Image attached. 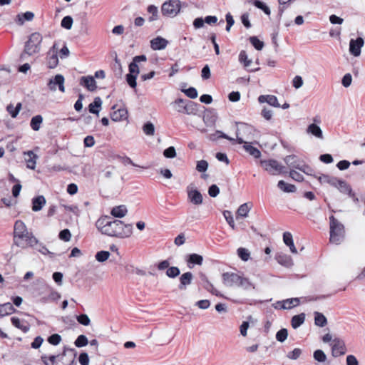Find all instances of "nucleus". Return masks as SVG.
<instances>
[{"instance_id":"39448f33","label":"nucleus","mask_w":365,"mask_h":365,"mask_svg":"<svg viewBox=\"0 0 365 365\" xmlns=\"http://www.w3.org/2000/svg\"><path fill=\"white\" fill-rule=\"evenodd\" d=\"M180 1L179 0H168L163 4L161 12L167 16H175L180 10Z\"/></svg>"},{"instance_id":"49530a36","label":"nucleus","mask_w":365,"mask_h":365,"mask_svg":"<svg viewBox=\"0 0 365 365\" xmlns=\"http://www.w3.org/2000/svg\"><path fill=\"white\" fill-rule=\"evenodd\" d=\"M335 187L338 188L341 192L344 193H349L351 191L349 185L342 180H339V183Z\"/></svg>"},{"instance_id":"864d4df0","label":"nucleus","mask_w":365,"mask_h":365,"mask_svg":"<svg viewBox=\"0 0 365 365\" xmlns=\"http://www.w3.org/2000/svg\"><path fill=\"white\" fill-rule=\"evenodd\" d=\"M110 256V252L108 251H100L96 254V259L98 262H103L106 261Z\"/></svg>"},{"instance_id":"b1692460","label":"nucleus","mask_w":365,"mask_h":365,"mask_svg":"<svg viewBox=\"0 0 365 365\" xmlns=\"http://www.w3.org/2000/svg\"><path fill=\"white\" fill-rule=\"evenodd\" d=\"M203 262V257L198 254H191L188 255L187 262L189 268H192L193 265H201Z\"/></svg>"},{"instance_id":"c85d7f7f","label":"nucleus","mask_w":365,"mask_h":365,"mask_svg":"<svg viewBox=\"0 0 365 365\" xmlns=\"http://www.w3.org/2000/svg\"><path fill=\"white\" fill-rule=\"evenodd\" d=\"M276 259L278 263L287 267H290L293 264L292 259L287 255L279 254L276 256Z\"/></svg>"},{"instance_id":"aec40b11","label":"nucleus","mask_w":365,"mask_h":365,"mask_svg":"<svg viewBox=\"0 0 365 365\" xmlns=\"http://www.w3.org/2000/svg\"><path fill=\"white\" fill-rule=\"evenodd\" d=\"M29 232L26 225L21 220H18L14 225V239L22 237L24 233Z\"/></svg>"},{"instance_id":"09e8293b","label":"nucleus","mask_w":365,"mask_h":365,"mask_svg":"<svg viewBox=\"0 0 365 365\" xmlns=\"http://www.w3.org/2000/svg\"><path fill=\"white\" fill-rule=\"evenodd\" d=\"M313 357L318 362H324L327 360V355L321 349L316 350L313 354Z\"/></svg>"},{"instance_id":"cd10ccee","label":"nucleus","mask_w":365,"mask_h":365,"mask_svg":"<svg viewBox=\"0 0 365 365\" xmlns=\"http://www.w3.org/2000/svg\"><path fill=\"white\" fill-rule=\"evenodd\" d=\"M201 279L205 282L204 287L210 292L212 293L216 296L222 297L221 294L213 286V284L208 280L207 277L205 274H201Z\"/></svg>"},{"instance_id":"dca6fc26","label":"nucleus","mask_w":365,"mask_h":365,"mask_svg":"<svg viewBox=\"0 0 365 365\" xmlns=\"http://www.w3.org/2000/svg\"><path fill=\"white\" fill-rule=\"evenodd\" d=\"M79 83L91 92L96 91L97 88L96 81L91 76H82L80 78Z\"/></svg>"},{"instance_id":"f03ea898","label":"nucleus","mask_w":365,"mask_h":365,"mask_svg":"<svg viewBox=\"0 0 365 365\" xmlns=\"http://www.w3.org/2000/svg\"><path fill=\"white\" fill-rule=\"evenodd\" d=\"M42 41V36L39 33L32 34L29 40L26 42L24 51L21 55V58L24 59L26 55L32 56L38 53L41 48V43Z\"/></svg>"},{"instance_id":"9d476101","label":"nucleus","mask_w":365,"mask_h":365,"mask_svg":"<svg viewBox=\"0 0 365 365\" xmlns=\"http://www.w3.org/2000/svg\"><path fill=\"white\" fill-rule=\"evenodd\" d=\"M331 354L334 357H338L345 354L346 348L344 341L340 338H334L331 344Z\"/></svg>"},{"instance_id":"0e129e2a","label":"nucleus","mask_w":365,"mask_h":365,"mask_svg":"<svg viewBox=\"0 0 365 365\" xmlns=\"http://www.w3.org/2000/svg\"><path fill=\"white\" fill-rule=\"evenodd\" d=\"M208 163L206 160H201L197 162L196 170L198 172L202 173L207 170Z\"/></svg>"},{"instance_id":"2eb2a0df","label":"nucleus","mask_w":365,"mask_h":365,"mask_svg":"<svg viewBox=\"0 0 365 365\" xmlns=\"http://www.w3.org/2000/svg\"><path fill=\"white\" fill-rule=\"evenodd\" d=\"M68 348L64 347L63 352L58 355H51L49 356L43 355L41 356V360L45 365H56V360L58 357L63 359L67 356V354H68Z\"/></svg>"},{"instance_id":"423d86ee","label":"nucleus","mask_w":365,"mask_h":365,"mask_svg":"<svg viewBox=\"0 0 365 365\" xmlns=\"http://www.w3.org/2000/svg\"><path fill=\"white\" fill-rule=\"evenodd\" d=\"M22 237L14 239V243L21 248L34 247L38 244V240L33 235L31 232L24 233Z\"/></svg>"},{"instance_id":"680f3d73","label":"nucleus","mask_w":365,"mask_h":365,"mask_svg":"<svg viewBox=\"0 0 365 365\" xmlns=\"http://www.w3.org/2000/svg\"><path fill=\"white\" fill-rule=\"evenodd\" d=\"M137 77H138V76H135L134 74L128 73L126 75V81H127L128 84L132 88H136V86H137L136 78H137Z\"/></svg>"},{"instance_id":"a878e982","label":"nucleus","mask_w":365,"mask_h":365,"mask_svg":"<svg viewBox=\"0 0 365 365\" xmlns=\"http://www.w3.org/2000/svg\"><path fill=\"white\" fill-rule=\"evenodd\" d=\"M46 201L43 195H39L32 200V210L34 212L40 211L45 205Z\"/></svg>"},{"instance_id":"4c0bfd02","label":"nucleus","mask_w":365,"mask_h":365,"mask_svg":"<svg viewBox=\"0 0 365 365\" xmlns=\"http://www.w3.org/2000/svg\"><path fill=\"white\" fill-rule=\"evenodd\" d=\"M21 103H18L15 107L13 104L10 103L6 106V110L12 118H16L21 110Z\"/></svg>"},{"instance_id":"c03bdc74","label":"nucleus","mask_w":365,"mask_h":365,"mask_svg":"<svg viewBox=\"0 0 365 365\" xmlns=\"http://www.w3.org/2000/svg\"><path fill=\"white\" fill-rule=\"evenodd\" d=\"M238 257L245 262H247L250 258V251L243 247H240L237 250Z\"/></svg>"},{"instance_id":"2f4dec72","label":"nucleus","mask_w":365,"mask_h":365,"mask_svg":"<svg viewBox=\"0 0 365 365\" xmlns=\"http://www.w3.org/2000/svg\"><path fill=\"white\" fill-rule=\"evenodd\" d=\"M102 105V101L100 97H96L93 103H90L88 108L89 112L98 115L100 108Z\"/></svg>"},{"instance_id":"6e6552de","label":"nucleus","mask_w":365,"mask_h":365,"mask_svg":"<svg viewBox=\"0 0 365 365\" xmlns=\"http://www.w3.org/2000/svg\"><path fill=\"white\" fill-rule=\"evenodd\" d=\"M284 160L289 168L298 169L304 173H307V170H309V168L304 165L296 155H287Z\"/></svg>"},{"instance_id":"6ab92c4d","label":"nucleus","mask_w":365,"mask_h":365,"mask_svg":"<svg viewBox=\"0 0 365 365\" xmlns=\"http://www.w3.org/2000/svg\"><path fill=\"white\" fill-rule=\"evenodd\" d=\"M306 131L307 134L312 135L317 138L321 140L324 139L323 132L321 128L315 123H312L309 125L308 127L307 128Z\"/></svg>"},{"instance_id":"69168bd1","label":"nucleus","mask_w":365,"mask_h":365,"mask_svg":"<svg viewBox=\"0 0 365 365\" xmlns=\"http://www.w3.org/2000/svg\"><path fill=\"white\" fill-rule=\"evenodd\" d=\"M163 155L167 158H174L176 157L175 148L170 146L163 151Z\"/></svg>"},{"instance_id":"603ef678","label":"nucleus","mask_w":365,"mask_h":365,"mask_svg":"<svg viewBox=\"0 0 365 365\" xmlns=\"http://www.w3.org/2000/svg\"><path fill=\"white\" fill-rule=\"evenodd\" d=\"M250 42L258 51H261L264 47V43L256 36L250 37Z\"/></svg>"},{"instance_id":"338daca9","label":"nucleus","mask_w":365,"mask_h":365,"mask_svg":"<svg viewBox=\"0 0 365 365\" xmlns=\"http://www.w3.org/2000/svg\"><path fill=\"white\" fill-rule=\"evenodd\" d=\"M59 238L65 242L70 241L71 238V234L68 229H64L59 233Z\"/></svg>"},{"instance_id":"7ed1b4c3","label":"nucleus","mask_w":365,"mask_h":365,"mask_svg":"<svg viewBox=\"0 0 365 365\" xmlns=\"http://www.w3.org/2000/svg\"><path fill=\"white\" fill-rule=\"evenodd\" d=\"M330 220V242L339 244L344 238V227L333 215Z\"/></svg>"},{"instance_id":"1a4fd4ad","label":"nucleus","mask_w":365,"mask_h":365,"mask_svg":"<svg viewBox=\"0 0 365 365\" xmlns=\"http://www.w3.org/2000/svg\"><path fill=\"white\" fill-rule=\"evenodd\" d=\"M188 200L195 205H200L203 202V197L193 185H190L186 188Z\"/></svg>"},{"instance_id":"a19ab883","label":"nucleus","mask_w":365,"mask_h":365,"mask_svg":"<svg viewBox=\"0 0 365 365\" xmlns=\"http://www.w3.org/2000/svg\"><path fill=\"white\" fill-rule=\"evenodd\" d=\"M11 321L15 327L21 329L24 333H26L29 330V327L22 324L21 321L18 317H14L11 319Z\"/></svg>"},{"instance_id":"f3484780","label":"nucleus","mask_w":365,"mask_h":365,"mask_svg":"<svg viewBox=\"0 0 365 365\" xmlns=\"http://www.w3.org/2000/svg\"><path fill=\"white\" fill-rule=\"evenodd\" d=\"M168 41L160 36H158L150 41V47L153 50H162L165 48Z\"/></svg>"},{"instance_id":"473e14b6","label":"nucleus","mask_w":365,"mask_h":365,"mask_svg":"<svg viewBox=\"0 0 365 365\" xmlns=\"http://www.w3.org/2000/svg\"><path fill=\"white\" fill-rule=\"evenodd\" d=\"M16 312L13 305L8 302L0 305V317H4Z\"/></svg>"},{"instance_id":"5701e85b","label":"nucleus","mask_w":365,"mask_h":365,"mask_svg":"<svg viewBox=\"0 0 365 365\" xmlns=\"http://www.w3.org/2000/svg\"><path fill=\"white\" fill-rule=\"evenodd\" d=\"M24 155L27 168L34 170L36 163V155H35L33 151H28L24 153Z\"/></svg>"},{"instance_id":"4d7b16f0","label":"nucleus","mask_w":365,"mask_h":365,"mask_svg":"<svg viewBox=\"0 0 365 365\" xmlns=\"http://www.w3.org/2000/svg\"><path fill=\"white\" fill-rule=\"evenodd\" d=\"M223 215L227 221V222L229 224V225L232 228L235 229V224L234 222L232 214L229 210H225L223 212Z\"/></svg>"},{"instance_id":"412c9836","label":"nucleus","mask_w":365,"mask_h":365,"mask_svg":"<svg viewBox=\"0 0 365 365\" xmlns=\"http://www.w3.org/2000/svg\"><path fill=\"white\" fill-rule=\"evenodd\" d=\"M193 279V274L190 272L183 273L180 277L179 289L184 290L186 287L192 283Z\"/></svg>"},{"instance_id":"a18cd8bd","label":"nucleus","mask_w":365,"mask_h":365,"mask_svg":"<svg viewBox=\"0 0 365 365\" xmlns=\"http://www.w3.org/2000/svg\"><path fill=\"white\" fill-rule=\"evenodd\" d=\"M143 130L146 135H153L155 133V126L151 122H147L143 126Z\"/></svg>"},{"instance_id":"13d9d810","label":"nucleus","mask_w":365,"mask_h":365,"mask_svg":"<svg viewBox=\"0 0 365 365\" xmlns=\"http://www.w3.org/2000/svg\"><path fill=\"white\" fill-rule=\"evenodd\" d=\"M180 273V271L177 267H170L166 271V275L170 278H175L178 277Z\"/></svg>"},{"instance_id":"4be33fe9","label":"nucleus","mask_w":365,"mask_h":365,"mask_svg":"<svg viewBox=\"0 0 365 365\" xmlns=\"http://www.w3.org/2000/svg\"><path fill=\"white\" fill-rule=\"evenodd\" d=\"M110 118L112 120L115 122L126 120L128 118V110L125 108H119L111 113Z\"/></svg>"},{"instance_id":"5fc2aeb1","label":"nucleus","mask_w":365,"mask_h":365,"mask_svg":"<svg viewBox=\"0 0 365 365\" xmlns=\"http://www.w3.org/2000/svg\"><path fill=\"white\" fill-rule=\"evenodd\" d=\"M302 354V350L301 349L295 348L292 351H289L287 354V357L289 358V359L297 360V359H299L300 357Z\"/></svg>"},{"instance_id":"e2e57ef3","label":"nucleus","mask_w":365,"mask_h":365,"mask_svg":"<svg viewBox=\"0 0 365 365\" xmlns=\"http://www.w3.org/2000/svg\"><path fill=\"white\" fill-rule=\"evenodd\" d=\"M254 4L255 6H257L258 9H262L267 15L270 14L269 8L264 2L259 0H255Z\"/></svg>"},{"instance_id":"4468645a","label":"nucleus","mask_w":365,"mask_h":365,"mask_svg":"<svg viewBox=\"0 0 365 365\" xmlns=\"http://www.w3.org/2000/svg\"><path fill=\"white\" fill-rule=\"evenodd\" d=\"M58 48L55 43L52 48L49 51L47 56V65L50 68H54L58 64V58L57 55Z\"/></svg>"},{"instance_id":"bb28decb","label":"nucleus","mask_w":365,"mask_h":365,"mask_svg":"<svg viewBox=\"0 0 365 365\" xmlns=\"http://www.w3.org/2000/svg\"><path fill=\"white\" fill-rule=\"evenodd\" d=\"M128 212L125 205H119L114 207L110 212V214L114 217L122 218L126 215Z\"/></svg>"},{"instance_id":"f704fd0d","label":"nucleus","mask_w":365,"mask_h":365,"mask_svg":"<svg viewBox=\"0 0 365 365\" xmlns=\"http://www.w3.org/2000/svg\"><path fill=\"white\" fill-rule=\"evenodd\" d=\"M277 187L284 192H294L296 187L294 185L285 182L284 180H279Z\"/></svg>"},{"instance_id":"58836bf2","label":"nucleus","mask_w":365,"mask_h":365,"mask_svg":"<svg viewBox=\"0 0 365 365\" xmlns=\"http://www.w3.org/2000/svg\"><path fill=\"white\" fill-rule=\"evenodd\" d=\"M245 150L255 158H259L261 156V152L257 148L253 147L248 143H244Z\"/></svg>"},{"instance_id":"37998d69","label":"nucleus","mask_w":365,"mask_h":365,"mask_svg":"<svg viewBox=\"0 0 365 365\" xmlns=\"http://www.w3.org/2000/svg\"><path fill=\"white\" fill-rule=\"evenodd\" d=\"M34 247L38 252H41L42 255H48L51 258H53L54 257V253L50 252L43 243L38 242V244L37 245H35Z\"/></svg>"},{"instance_id":"7c9ffc66","label":"nucleus","mask_w":365,"mask_h":365,"mask_svg":"<svg viewBox=\"0 0 365 365\" xmlns=\"http://www.w3.org/2000/svg\"><path fill=\"white\" fill-rule=\"evenodd\" d=\"M238 287L245 290L255 289V285L248 278L240 276Z\"/></svg>"},{"instance_id":"a211bd4d","label":"nucleus","mask_w":365,"mask_h":365,"mask_svg":"<svg viewBox=\"0 0 365 365\" xmlns=\"http://www.w3.org/2000/svg\"><path fill=\"white\" fill-rule=\"evenodd\" d=\"M258 101L260 103H267L273 107H280V105L278 103L277 97L273 95H261L258 98Z\"/></svg>"},{"instance_id":"8fccbe9b","label":"nucleus","mask_w":365,"mask_h":365,"mask_svg":"<svg viewBox=\"0 0 365 365\" xmlns=\"http://www.w3.org/2000/svg\"><path fill=\"white\" fill-rule=\"evenodd\" d=\"M239 61L240 63H243L244 66L246 68L249 67L252 63V61L248 58L247 55L245 51H242L240 53Z\"/></svg>"},{"instance_id":"ddd939ff","label":"nucleus","mask_w":365,"mask_h":365,"mask_svg":"<svg viewBox=\"0 0 365 365\" xmlns=\"http://www.w3.org/2000/svg\"><path fill=\"white\" fill-rule=\"evenodd\" d=\"M363 46L364 40L361 37H359L356 39H351L349 43V52L354 56H359Z\"/></svg>"},{"instance_id":"3c124183","label":"nucleus","mask_w":365,"mask_h":365,"mask_svg":"<svg viewBox=\"0 0 365 365\" xmlns=\"http://www.w3.org/2000/svg\"><path fill=\"white\" fill-rule=\"evenodd\" d=\"M279 26L277 25L274 26L272 28L271 36H272V43L274 45L275 49H277L279 46V44L277 43V36L279 34Z\"/></svg>"},{"instance_id":"bf43d9fd","label":"nucleus","mask_w":365,"mask_h":365,"mask_svg":"<svg viewBox=\"0 0 365 365\" xmlns=\"http://www.w3.org/2000/svg\"><path fill=\"white\" fill-rule=\"evenodd\" d=\"M217 18L215 16H208L203 20L202 18H197L192 23H217Z\"/></svg>"},{"instance_id":"20e7f679","label":"nucleus","mask_w":365,"mask_h":365,"mask_svg":"<svg viewBox=\"0 0 365 365\" xmlns=\"http://www.w3.org/2000/svg\"><path fill=\"white\" fill-rule=\"evenodd\" d=\"M253 128L246 123H240L236 131L237 141L239 144L247 143L252 138Z\"/></svg>"},{"instance_id":"6e6d98bb","label":"nucleus","mask_w":365,"mask_h":365,"mask_svg":"<svg viewBox=\"0 0 365 365\" xmlns=\"http://www.w3.org/2000/svg\"><path fill=\"white\" fill-rule=\"evenodd\" d=\"M88 341L87 337L85 335H79L78 338L76 339L74 344L77 347H83L88 344Z\"/></svg>"},{"instance_id":"c9c22d12","label":"nucleus","mask_w":365,"mask_h":365,"mask_svg":"<svg viewBox=\"0 0 365 365\" xmlns=\"http://www.w3.org/2000/svg\"><path fill=\"white\" fill-rule=\"evenodd\" d=\"M305 320V314L302 313L298 315H294L292 318L291 324L294 329H297L300 327Z\"/></svg>"},{"instance_id":"f8f14e48","label":"nucleus","mask_w":365,"mask_h":365,"mask_svg":"<svg viewBox=\"0 0 365 365\" xmlns=\"http://www.w3.org/2000/svg\"><path fill=\"white\" fill-rule=\"evenodd\" d=\"M240 276L238 274L233 272H225L222 274V281L225 286L227 287H238Z\"/></svg>"},{"instance_id":"052dcab7","label":"nucleus","mask_w":365,"mask_h":365,"mask_svg":"<svg viewBox=\"0 0 365 365\" xmlns=\"http://www.w3.org/2000/svg\"><path fill=\"white\" fill-rule=\"evenodd\" d=\"M148 12L152 14V16L149 18L150 21H153L157 19V16L158 13V8L154 5H150L148 7Z\"/></svg>"},{"instance_id":"e433bc0d","label":"nucleus","mask_w":365,"mask_h":365,"mask_svg":"<svg viewBox=\"0 0 365 365\" xmlns=\"http://www.w3.org/2000/svg\"><path fill=\"white\" fill-rule=\"evenodd\" d=\"M314 322L317 326L324 327L327 324V319L323 314L316 312H314Z\"/></svg>"},{"instance_id":"de8ad7c7","label":"nucleus","mask_w":365,"mask_h":365,"mask_svg":"<svg viewBox=\"0 0 365 365\" xmlns=\"http://www.w3.org/2000/svg\"><path fill=\"white\" fill-rule=\"evenodd\" d=\"M288 336V331L287 329L283 328L278 331L276 334V339L282 343L284 342Z\"/></svg>"},{"instance_id":"79ce46f5","label":"nucleus","mask_w":365,"mask_h":365,"mask_svg":"<svg viewBox=\"0 0 365 365\" xmlns=\"http://www.w3.org/2000/svg\"><path fill=\"white\" fill-rule=\"evenodd\" d=\"M34 14L31 11H26L25 13L19 14L16 16L19 23H24L25 21H31L34 19Z\"/></svg>"},{"instance_id":"72a5a7b5","label":"nucleus","mask_w":365,"mask_h":365,"mask_svg":"<svg viewBox=\"0 0 365 365\" xmlns=\"http://www.w3.org/2000/svg\"><path fill=\"white\" fill-rule=\"evenodd\" d=\"M282 308L284 309H289L297 307L299 304V298H291L282 301Z\"/></svg>"},{"instance_id":"f257e3e1","label":"nucleus","mask_w":365,"mask_h":365,"mask_svg":"<svg viewBox=\"0 0 365 365\" xmlns=\"http://www.w3.org/2000/svg\"><path fill=\"white\" fill-rule=\"evenodd\" d=\"M96 226L103 235L120 239L127 238L133 234V225L109 216L101 217Z\"/></svg>"},{"instance_id":"ea45409f","label":"nucleus","mask_w":365,"mask_h":365,"mask_svg":"<svg viewBox=\"0 0 365 365\" xmlns=\"http://www.w3.org/2000/svg\"><path fill=\"white\" fill-rule=\"evenodd\" d=\"M42 122V116L41 115H37L31 118L30 125L34 130L38 131L40 129Z\"/></svg>"},{"instance_id":"c756f323","label":"nucleus","mask_w":365,"mask_h":365,"mask_svg":"<svg viewBox=\"0 0 365 365\" xmlns=\"http://www.w3.org/2000/svg\"><path fill=\"white\" fill-rule=\"evenodd\" d=\"M252 208V205L250 203H244L241 205L237 210V219L240 217H246L248 216V213Z\"/></svg>"},{"instance_id":"9b49d317","label":"nucleus","mask_w":365,"mask_h":365,"mask_svg":"<svg viewBox=\"0 0 365 365\" xmlns=\"http://www.w3.org/2000/svg\"><path fill=\"white\" fill-rule=\"evenodd\" d=\"M57 86L61 92H65L64 77L61 74L56 75L48 83V87L52 91H56Z\"/></svg>"},{"instance_id":"393cba45","label":"nucleus","mask_w":365,"mask_h":365,"mask_svg":"<svg viewBox=\"0 0 365 365\" xmlns=\"http://www.w3.org/2000/svg\"><path fill=\"white\" fill-rule=\"evenodd\" d=\"M283 241L284 244L289 247L291 252L297 254V250L294 246L292 235L289 232H285L283 234Z\"/></svg>"},{"instance_id":"774afa93","label":"nucleus","mask_w":365,"mask_h":365,"mask_svg":"<svg viewBox=\"0 0 365 365\" xmlns=\"http://www.w3.org/2000/svg\"><path fill=\"white\" fill-rule=\"evenodd\" d=\"M76 319L78 323L84 326H88L91 323L89 317L85 314L78 316Z\"/></svg>"},{"instance_id":"0eeeda50","label":"nucleus","mask_w":365,"mask_h":365,"mask_svg":"<svg viewBox=\"0 0 365 365\" xmlns=\"http://www.w3.org/2000/svg\"><path fill=\"white\" fill-rule=\"evenodd\" d=\"M260 163L263 168L271 175H276L285 173L284 167L275 160H261Z\"/></svg>"}]
</instances>
